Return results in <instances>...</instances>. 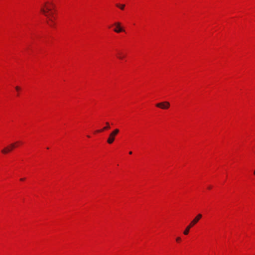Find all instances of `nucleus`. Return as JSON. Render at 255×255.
Instances as JSON below:
<instances>
[{"instance_id": "0eeeda50", "label": "nucleus", "mask_w": 255, "mask_h": 255, "mask_svg": "<svg viewBox=\"0 0 255 255\" xmlns=\"http://www.w3.org/2000/svg\"><path fill=\"white\" fill-rule=\"evenodd\" d=\"M106 126L104 127L103 128L100 129H97V130H95V131H93V134H97L99 133H101V132H102L105 130H108L109 129L111 128H110V124H109V123L108 122H107L106 123Z\"/></svg>"}, {"instance_id": "39448f33", "label": "nucleus", "mask_w": 255, "mask_h": 255, "mask_svg": "<svg viewBox=\"0 0 255 255\" xmlns=\"http://www.w3.org/2000/svg\"><path fill=\"white\" fill-rule=\"evenodd\" d=\"M120 130L118 128L115 129L109 135L107 142L108 143H113L115 141V137L119 133Z\"/></svg>"}, {"instance_id": "9d476101", "label": "nucleus", "mask_w": 255, "mask_h": 255, "mask_svg": "<svg viewBox=\"0 0 255 255\" xmlns=\"http://www.w3.org/2000/svg\"><path fill=\"white\" fill-rule=\"evenodd\" d=\"M15 89L17 92V97L19 96L20 92L21 91V88L20 86H16L15 87Z\"/></svg>"}, {"instance_id": "423d86ee", "label": "nucleus", "mask_w": 255, "mask_h": 255, "mask_svg": "<svg viewBox=\"0 0 255 255\" xmlns=\"http://www.w3.org/2000/svg\"><path fill=\"white\" fill-rule=\"evenodd\" d=\"M116 56L120 60H125L127 58V55L123 50H119L117 51Z\"/></svg>"}, {"instance_id": "f8f14e48", "label": "nucleus", "mask_w": 255, "mask_h": 255, "mask_svg": "<svg viewBox=\"0 0 255 255\" xmlns=\"http://www.w3.org/2000/svg\"><path fill=\"white\" fill-rule=\"evenodd\" d=\"M24 179H25L24 178H21L20 180L21 181H23Z\"/></svg>"}, {"instance_id": "f03ea898", "label": "nucleus", "mask_w": 255, "mask_h": 255, "mask_svg": "<svg viewBox=\"0 0 255 255\" xmlns=\"http://www.w3.org/2000/svg\"><path fill=\"white\" fill-rule=\"evenodd\" d=\"M202 215L201 214H198L190 223V224L186 227V229L184 231V234L187 235L189 232L190 229L195 225L198 221L202 218Z\"/></svg>"}, {"instance_id": "20e7f679", "label": "nucleus", "mask_w": 255, "mask_h": 255, "mask_svg": "<svg viewBox=\"0 0 255 255\" xmlns=\"http://www.w3.org/2000/svg\"><path fill=\"white\" fill-rule=\"evenodd\" d=\"M155 107L163 110H167L170 107V104L168 101H163L156 103Z\"/></svg>"}, {"instance_id": "7ed1b4c3", "label": "nucleus", "mask_w": 255, "mask_h": 255, "mask_svg": "<svg viewBox=\"0 0 255 255\" xmlns=\"http://www.w3.org/2000/svg\"><path fill=\"white\" fill-rule=\"evenodd\" d=\"M114 26L113 31L117 33H120L121 32H125V29L122 25V22L120 21H116L113 23V25Z\"/></svg>"}, {"instance_id": "1a4fd4ad", "label": "nucleus", "mask_w": 255, "mask_h": 255, "mask_svg": "<svg viewBox=\"0 0 255 255\" xmlns=\"http://www.w3.org/2000/svg\"><path fill=\"white\" fill-rule=\"evenodd\" d=\"M116 6L119 8H120L122 10H124L125 8L126 5L125 4H121V3H116Z\"/></svg>"}, {"instance_id": "6e6552de", "label": "nucleus", "mask_w": 255, "mask_h": 255, "mask_svg": "<svg viewBox=\"0 0 255 255\" xmlns=\"http://www.w3.org/2000/svg\"><path fill=\"white\" fill-rule=\"evenodd\" d=\"M14 148V146H13L12 144H10L9 145L4 147L3 149H2L1 152L3 153H7L10 151L11 150H12L13 148Z\"/></svg>"}, {"instance_id": "f257e3e1", "label": "nucleus", "mask_w": 255, "mask_h": 255, "mask_svg": "<svg viewBox=\"0 0 255 255\" xmlns=\"http://www.w3.org/2000/svg\"><path fill=\"white\" fill-rule=\"evenodd\" d=\"M40 11L46 17V23L47 25L52 28H56L57 11L53 0H46L41 4Z\"/></svg>"}, {"instance_id": "9b49d317", "label": "nucleus", "mask_w": 255, "mask_h": 255, "mask_svg": "<svg viewBox=\"0 0 255 255\" xmlns=\"http://www.w3.org/2000/svg\"><path fill=\"white\" fill-rule=\"evenodd\" d=\"M176 240L177 242H180L181 241V238L180 237H177Z\"/></svg>"}, {"instance_id": "ddd939ff", "label": "nucleus", "mask_w": 255, "mask_h": 255, "mask_svg": "<svg viewBox=\"0 0 255 255\" xmlns=\"http://www.w3.org/2000/svg\"><path fill=\"white\" fill-rule=\"evenodd\" d=\"M130 154H132V152L131 151H130L129 153Z\"/></svg>"}]
</instances>
